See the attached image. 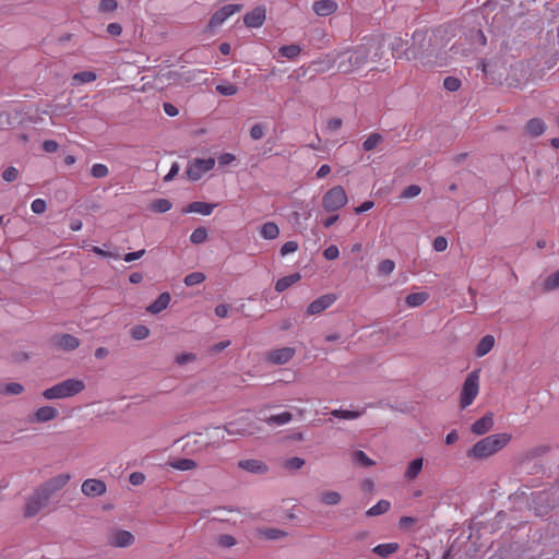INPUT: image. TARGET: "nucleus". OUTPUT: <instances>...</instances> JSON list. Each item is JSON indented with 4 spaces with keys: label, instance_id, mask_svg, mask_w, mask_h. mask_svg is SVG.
<instances>
[{
    "label": "nucleus",
    "instance_id": "nucleus-1",
    "mask_svg": "<svg viewBox=\"0 0 559 559\" xmlns=\"http://www.w3.org/2000/svg\"><path fill=\"white\" fill-rule=\"evenodd\" d=\"M383 56V45L373 37H365L362 41L352 49L338 55L337 69L349 74L362 69L369 62H377Z\"/></svg>",
    "mask_w": 559,
    "mask_h": 559
},
{
    "label": "nucleus",
    "instance_id": "nucleus-2",
    "mask_svg": "<svg viewBox=\"0 0 559 559\" xmlns=\"http://www.w3.org/2000/svg\"><path fill=\"white\" fill-rule=\"evenodd\" d=\"M409 52L412 60L418 61L424 68L443 66V62L439 61L440 50L435 46L428 29H417L413 33Z\"/></svg>",
    "mask_w": 559,
    "mask_h": 559
},
{
    "label": "nucleus",
    "instance_id": "nucleus-3",
    "mask_svg": "<svg viewBox=\"0 0 559 559\" xmlns=\"http://www.w3.org/2000/svg\"><path fill=\"white\" fill-rule=\"evenodd\" d=\"M511 438V435L507 432L485 437L468 450L467 456L476 460L487 459L504 448Z\"/></svg>",
    "mask_w": 559,
    "mask_h": 559
},
{
    "label": "nucleus",
    "instance_id": "nucleus-4",
    "mask_svg": "<svg viewBox=\"0 0 559 559\" xmlns=\"http://www.w3.org/2000/svg\"><path fill=\"white\" fill-rule=\"evenodd\" d=\"M85 389V383L80 379H67L43 391L45 400H62L80 394Z\"/></svg>",
    "mask_w": 559,
    "mask_h": 559
},
{
    "label": "nucleus",
    "instance_id": "nucleus-5",
    "mask_svg": "<svg viewBox=\"0 0 559 559\" xmlns=\"http://www.w3.org/2000/svg\"><path fill=\"white\" fill-rule=\"evenodd\" d=\"M479 391V371L474 370L466 377L461 391V407L466 408L476 399Z\"/></svg>",
    "mask_w": 559,
    "mask_h": 559
},
{
    "label": "nucleus",
    "instance_id": "nucleus-6",
    "mask_svg": "<svg viewBox=\"0 0 559 559\" xmlns=\"http://www.w3.org/2000/svg\"><path fill=\"white\" fill-rule=\"evenodd\" d=\"M225 431L230 436H252L260 431L257 423L249 417H240L224 426Z\"/></svg>",
    "mask_w": 559,
    "mask_h": 559
},
{
    "label": "nucleus",
    "instance_id": "nucleus-7",
    "mask_svg": "<svg viewBox=\"0 0 559 559\" xmlns=\"http://www.w3.org/2000/svg\"><path fill=\"white\" fill-rule=\"evenodd\" d=\"M347 194L342 186H334L322 198V206L326 212H335L347 203Z\"/></svg>",
    "mask_w": 559,
    "mask_h": 559
},
{
    "label": "nucleus",
    "instance_id": "nucleus-8",
    "mask_svg": "<svg viewBox=\"0 0 559 559\" xmlns=\"http://www.w3.org/2000/svg\"><path fill=\"white\" fill-rule=\"evenodd\" d=\"M50 498L40 489H36L27 499L24 515L26 518L35 516L49 502Z\"/></svg>",
    "mask_w": 559,
    "mask_h": 559
},
{
    "label": "nucleus",
    "instance_id": "nucleus-9",
    "mask_svg": "<svg viewBox=\"0 0 559 559\" xmlns=\"http://www.w3.org/2000/svg\"><path fill=\"white\" fill-rule=\"evenodd\" d=\"M215 160L213 158H195L188 164L186 174L191 181L199 180L203 174L214 167Z\"/></svg>",
    "mask_w": 559,
    "mask_h": 559
},
{
    "label": "nucleus",
    "instance_id": "nucleus-10",
    "mask_svg": "<svg viewBox=\"0 0 559 559\" xmlns=\"http://www.w3.org/2000/svg\"><path fill=\"white\" fill-rule=\"evenodd\" d=\"M135 542L134 535L126 530L114 528L108 534V545L117 548H127Z\"/></svg>",
    "mask_w": 559,
    "mask_h": 559
},
{
    "label": "nucleus",
    "instance_id": "nucleus-11",
    "mask_svg": "<svg viewBox=\"0 0 559 559\" xmlns=\"http://www.w3.org/2000/svg\"><path fill=\"white\" fill-rule=\"evenodd\" d=\"M242 9L241 4H226L217 10L210 20V27L215 28L221 26L229 16L233 14L240 12Z\"/></svg>",
    "mask_w": 559,
    "mask_h": 559
},
{
    "label": "nucleus",
    "instance_id": "nucleus-12",
    "mask_svg": "<svg viewBox=\"0 0 559 559\" xmlns=\"http://www.w3.org/2000/svg\"><path fill=\"white\" fill-rule=\"evenodd\" d=\"M296 354V349L294 347H281L269 350L266 353V360L273 365H284L288 362Z\"/></svg>",
    "mask_w": 559,
    "mask_h": 559
},
{
    "label": "nucleus",
    "instance_id": "nucleus-13",
    "mask_svg": "<svg viewBox=\"0 0 559 559\" xmlns=\"http://www.w3.org/2000/svg\"><path fill=\"white\" fill-rule=\"evenodd\" d=\"M70 480L69 474H60L57 475L50 479H48L44 485H41L39 488L49 497L51 498L57 491L62 489L68 481Z\"/></svg>",
    "mask_w": 559,
    "mask_h": 559
},
{
    "label": "nucleus",
    "instance_id": "nucleus-14",
    "mask_svg": "<svg viewBox=\"0 0 559 559\" xmlns=\"http://www.w3.org/2000/svg\"><path fill=\"white\" fill-rule=\"evenodd\" d=\"M51 342L53 346L66 352H72L81 344L80 340L71 334L55 335Z\"/></svg>",
    "mask_w": 559,
    "mask_h": 559
},
{
    "label": "nucleus",
    "instance_id": "nucleus-15",
    "mask_svg": "<svg viewBox=\"0 0 559 559\" xmlns=\"http://www.w3.org/2000/svg\"><path fill=\"white\" fill-rule=\"evenodd\" d=\"M335 300L336 296L334 294L322 295L308 306L307 313L311 316L319 314L331 307Z\"/></svg>",
    "mask_w": 559,
    "mask_h": 559
},
{
    "label": "nucleus",
    "instance_id": "nucleus-16",
    "mask_svg": "<svg viewBox=\"0 0 559 559\" xmlns=\"http://www.w3.org/2000/svg\"><path fill=\"white\" fill-rule=\"evenodd\" d=\"M219 428H215V435L209 436L207 439L203 438L202 433H197L194 439V444L199 445L200 450H207L209 448L218 449L222 445V440L224 436L218 433Z\"/></svg>",
    "mask_w": 559,
    "mask_h": 559
},
{
    "label": "nucleus",
    "instance_id": "nucleus-17",
    "mask_svg": "<svg viewBox=\"0 0 559 559\" xmlns=\"http://www.w3.org/2000/svg\"><path fill=\"white\" fill-rule=\"evenodd\" d=\"M81 490L87 497H99L106 492V484L100 479H86L83 481Z\"/></svg>",
    "mask_w": 559,
    "mask_h": 559
},
{
    "label": "nucleus",
    "instance_id": "nucleus-18",
    "mask_svg": "<svg viewBox=\"0 0 559 559\" xmlns=\"http://www.w3.org/2000/svg\"><path fill=\"white\" fill-rule=\"evenodd\" d=\"M266 17L264 7H257L243 16L246 26L257 28L263 25Z\"/></svg>",
    "mask_w": 559,
    "mask_h": 559
},
{
    "label": "nucleus",
    "instance_id": "nucleus-19",
    "mask_svg": "<svg viewBox=\"0 0 559 559\" xmlns=\"http://www.w3.org/2000/svg\"><path fill=\"white\" fill-rule=\"evenodd\" d=\"M59 416V412L53 406H41L31 417L33 423H47L56 419Z\"/></svg>",
    "mask_w": 559,
    "mask_h": 559
},
{
    "label": "nucleus",
    "instance_id": "nucleus-20",
    "mask_svg": "<svg viewBox=\"0 0 559 559\" xmlns=\"http://www.w3.org/2000/svg\"><path fill=\"white\" fill-rule=\"evenodd\" d=\"M238 467L251 474H265L269 471L265 463L254 459L239 461Z\"/></svg>",
    "mask_w": 559,
    "mask_h": 559
},
{
    "label": "nucleus",
    "instance_id": "nucleus-21",
    "mask_svg": "<svg viewBox=\"0 0 559 559\" xmlns=\"http://www.w3.org/2000/svg\"><path fill=\"white\" fill-rule=\"evenodd\" d=\"M493 426V415L486 413L472 425V432L478 436L487 433Z\"/></svg>",
    "mask_w": 559,
    "mask_h": 559
},
{
    "label": "nucleus",
    "instance_id": "nucleus-22",
    "mask_svg": "<svg viewBox=\"0 0 559 559\" xmlns=\"http://www.w3.org/2000/svg\"><path fill=\"white\" fill-rule=\"evenodd\" d=\"M338 5L334 0H319L312 5L314 13L319 16H329L336 12Z\"/></svg>",
    "mask_w": 559,
    "mask_h": 559
},
{
    "label": "nucleus",
    "instance_id": "nucleus-23",
    "mask_svg": "<svg viewBox=\"0 0 559 559\" xmlns=\"http://www.w3.org/2000/svg\"><path fill=\"white\" fill-rule=\"evenodd\" d=\"M392 56L395 59L412 60V53L409 52V47L406 48V41L400 37L394 38L391 43Z\"/></svg>",
    "mask_w": 559,
    "mask_h": 559
},
{
    "label": "nucleus",
    "instance_id": "nucleus-24",
    "mask_svg": "<svg viewBox=\"0 0 559 559\" xmlns=\"http://www.w3.org/2000/svg\"><path fill=\"white\" fill-rule=\"evenodd\" d=\"M170 302V294L169 293H162L157 299L152 302L147 308L146 311L153 314H157L165 310Z\"/></svg>",
    "mask_w": 559,
    "mask_h": 559
},
{
    "label": "nucleus",
    "instance_id": "nucleus-25",
    "mask_svg": "<svg viewBox=\"0 0 559 559\" xmlns=\"http://www.w3.org/2000/svg\"><path fill=\"white\" fill-rule=\"evenodd\" d=\"M216 205L213 203L202 202V201H195L188 205V207L185 210V212L188 213H198L204 216L211 215L214 207Z\"/></svg>",
    "mask_w": 559,
    "mask_h": 559
},
{
    "label": "nucleus",
    "instance_id": "nucleus-26",
    "mask_svg": "<svg viewBox=\"0 0 559 559\" xmlns=\"http://www.w3.org/2000/svg\"><path fill=\"white\" fill-rule=\"evenodd\" d=\"M424 460L421 457H417L412 460L407 468L405 471L404 477L406 480L411 481L418 477L420 472L423 471Z\"/></svg>",
    "mask_w": 559,
    "mask_h": 559
},
{
    "label": "nucleus",
    "instance_id": "nucleus-27",
    "mask_svg": "<svg viewBox=\"0 0 559 559\" xmlns=\"http://www.w3.org/2000/svg\"><path fill=\"white\" fill-rule=\"evenodd\" d=\"M526 132L531 136H540L546 130V123L540 118H532L525 126Z\"/></svg>",
    "mask_w": 559,
    "mask_h": 559
},
{
    "label": "nucleus",
    "instance_id": "nucleus-28",
    "mask_svg": "<svg viewBox=\"0 0 559 559\" xmlns=\"http://www.w3.org/2000/svg\"><path fill=\"white\" fill-rule=\"evenodd\" d=\"M301 278L299 273H293L287 276L281 277L275 283V290L277 293H283L288 289L292 285L297 283Z\"/></svg>",
    "mask_w": 559,
    "mask_h": 559
},
{
    "label": "nucleus",
    "instance_id": "nucleus-29",
    "mask_svg": "<svg viewBox=\"0 0 559 559\" xmlns=\"http://www.w3.org/2000/svg\"><path fill=\"white\" fill-rule=\"evenodd\" d=\"M495 345V337L492 335H485L477 344L475 354L477 357L487 355Z\"/></svg>",
    "mask_w": 559,
    "mask_h": 559
},
{
    "label": "nucleus",
    "instance_id": "nucleus-30",
    "mask_svg": "<svg viewBox=\"0 0 559 559\" xmlns=\"http://www.w3.org/2000/svg\"><path fill=\"white\" fill-rule=\"evenodd\" d=\"M400 546L397 543H384L373 547L372 551L382 558H388L392 554L399 550Z\"/></svg>",
    "mask_w": 559,
    "mask_h": 559
},
{
    "label": "nucleus",
    "instance_id": "nucleus-31",
    "mask_svg": "<svg viewBox=\"0 0 559 559\" xmlns=\"http://www.w3.org/2000/svg\"><path fill=\"white\" fill-rule=\"evenodd\" d=\"M260 235L263 239L273 240L280 235L278 226L273 222H266L261 226Z\"/></svg>",
    "mask_w": 559,
    "mask_h": 559
},
{
    "label": "nucleus",
    "instance_id": "nucleus-32",
    "mask_svg": "<svg viewBox=\"0 0 559 559\" xmlns=\"http://www.w3.org/2000/svg\"><path fill=\"white\" fill-rule=\"evenodd\" d=\"M24 392V386L19 382L0 384L1 395H20Z\"/></svg>",
    "mask_w": 559,
    "mask_h": 559
},
{
    "label": "nucleus",
    "instance_id": "nucleus-33",
    "mask_svg": "<svg viewBox=\"0 0 559 559\" xmlns=\"http://www.w3.org/2000/svg\"><path fill=\"white\" fill-rule=\"evenodd\" d=\"M427 293H412L405 298L408 307L415 308L421 306L428 299Z\"/></svg>",
    "mask_w": 559,
    "mask_h": 559
},
{
    "label": "nucleus",
    "instance_id": "nucleus-34",
    "mask_svg": "<svg viewBox=\"0 0 559 559\" xmlns=\"http://www.w3.org/2000/svg\"><path fill=\"white\" fill-rule=\"evenodd\" d=\"M293 418V415L289 412H283L277 415H272L269 418L265 419V423L267 425H276V426H283L288 424Z\"/></svg>",
    "mask_w": 559,
    "mask_h": 559
},
{
    "label": "nucleus",
    "instance_id": "nucleus-35",
    "mask_svg": "<svg viewBox=\"0 0 559 559\" xmlns=\"http://www.w3.org/2000/svg\"><path fill=\"white\" fill-rule=\"evenodd\" d=\"M169 465L177 471H190L198 466L197 462L191 459H177L171 461Z\"/></svg>",
    "mask_w": 559,
    "mask_h": 559
},
{
    "label": "nucleus",
    "instance_id": "nucleus-36",
    "mask_svg": "<svg viewBox=\"0 0 559 559\" xmlns=\"http://www.w3.org/2000/svg\"><path fill=\"white\" fill-rule=\"evenodd\" d=\"M342 496L337 491H323L320 495V501L325 506H336L341 502Z\"/></svg>",
    "mask_w": 559,
    "mask_h": 559
},
{
    "label": "nucleus",
    "instance_id": "nucleus-37",
    "mask_svg": "<svg viewBox=\"0 0 559 559\" xmlns=\"http://www.w3.org/2000/svg\"><path fill=\"white\" fill-rule=\"evenodd\" d=\"M391 503L388 500H380L374 506H372L368 511V516H377L381 515L390 510Z\"/></svg>",
    "mask_w": 559,
    "mask_h": 559
},
{
    "label": "nucleus",
    "instance_id": "nucleus-38",
    "mask_svg": "<svg viewBox=\"0 0 559 559\" xmlns=\"http://www.w3.org/2000/svg\"><path fill=\"white\" fill-rule=\"evenodd\" d=\"M301 51V48L298 45H286L282 46L278 49V52L282 57L287 59L296 58Z\"/></svg>",
    "mask_w": 559,
    "mask_h": 559
},
{
    "label": "nucleus",
    "instance_id": "nucleus-39",
    "mask_svg": "<svg viewBox=\"0 0 559 559\" xmlns=\"http://www.w3.org/2000/svg\"><path fill=\"white\" fill-rule=\"evenodd\" d=\"M173 207L171 202L168 199H157L152 202L151 210L156 213H166Z\"/></svg>",
    "mask_w": 559,
    "mask_h": 559
},
{
    "label": "nucleus",
    "instance_id": "nucleus-40",
    "mask_svg": "<svg viewBox=\"0 0 559 559\" xmlns=\"http://www.w3.org/2000/svg\"><path fill=\"white\" fill-rule=\"evenodd\" d=\"M331 415L335 418L353 420L360 417L361 413L357 411H344V409H333Z\"/></svg>",
    "mask_w": 559,
    "mask_h": 559
},
{
    "label": "nucleus",
    "instance_id": "nucleus-41",
    "mask_svg": "<svg viewBox=\"0 0 559 559\" xmlns=\"http://www.w3.org/2000/svg\"><path fill=\"white\" fill-rule=\"evenodd\" d=\"M205 278L206 277H205L204 273L192 272L185 277L183 283L186 286L191 287V286L199 285V284L203 283L205 281Z\"/></svg>",
    "mask_w": 559,
    "mask_h": 559
},
{
    "label": "nucleus",
    "instance_id": "nucleus-42",
    "mask_svg": "<svg viewBox=\"0 0 559 559\" xmlns=\"http://www.w3.org/2000/svg\"><path fill=\"white\" fill-rule=\"evenodd\" d=\"M260 535L270 540H276L287 535L285 531L280 528H264L260 531Z\"/></svg>",
    "mask_w": 559,
    "mask_h": 559
},
{
    "label": "nucleus",
    "instance_id": "nucleus-43",
    "mask_svg": "<svg viewBox=\"0 0 559 559\" xmlns=\"http://www.w3.org/2000/svg\"><path fill=\"white\" fill-rule=\"evenodd\" d=\"M207 238V230L205 227L195 228L190 235V241L194 245L204 242Z\"/></svg>",
    "mask_w": 559,
    "mask_h": 559
},
{
    "label": "nucleus",
    "instance_id": "nucleus-44",
    "mask_svg": "<svg viewBox=\"0 0 559 559\" xmlns=\"http://www.w3.org/2000/svg\"><path fill=\"white\" fill-rule=\"evenodd\" d=\"M132 338L136 341H142L148 337L150 335V329L145 325H135L130 331Z\"/></svg>",
    "mask_w": 559,
    "mask_h": 559
},
{
    "label": "nucleus",
    "instance_id": "nucleus-45",
    "mask_svg": "<svg viewBox=\"0 0 559 559\" xmlns=\"http://www.w3.org/2000/svg\"><path fill=\"white\" fill-rule=\"evenodd\" d=\"M96 78H97V75L93 71H82V72L75 73L72 79H73V81L84 84V83L94 82L96 80Z\"/></svg>",
    "mask_w": 559,
    "mask_h": 559
},
{
    "label": "nucleus",
    "instance_id": "nucleus-46",
    "mask_svg": "<svg viewBox=\"0 0 559 559\" xmlns=\"http://www.w3.org/2000/svg\"><path fill=\"white\" fill-rule=\"evenodd\" d=\"M354 460L364 467H370L374 465V461H372L364 451L356 450L353 454Z\"/></svg>",
    "mask_w": 559,
    "mask_h": 559
},
{
    "label": "nucleus",
    "instance_id": "nucleus-47",
    "mask_svg": "<svg viewBox=\"0 0 559 559\" xmlns=\"http://www.w3.org/2000/svg\"><path fill=\"white\" fill-rule=\"evenodd\" d=\"M215 90L223 96H234L238 93V87L231 83L217 84Z\"/></svg>",
    "mask_w": 559,
    "mask_h": 559
},
{
    "label": "nucleus",
    "instance_id": "nucleus-48",
    "mask_svg": "<svg viewBox=\"0 0 559 559\" xmlns=\"http://www.w3.org/2000/svg\"><path fill=\"white\" fill-rule=\"evenodd\" d=\"M395 269V262L391 259L381 261L378 265V273L380 275H390Z\"/></svg>",
    "mask_w": 559,
    "mask_h": 559
},
{
    "label": "nucleus",
    "instance_id": "nucleus-49",
    "mask_svg": "<svg viewBox=\"0 0 559 559\" xmlns=\"http://www.w3.org/2000/svg\"><path fill=\"white\" fill-rule=\"evenodd\" d=\"M462 82L455 76H447L443 80V87L449 92H456L461 88Z\"/></svg>",
    "mask_w": 559,
    "mask_h": 559
},
{
    "label": "nucleus",
    "instance_id": "nucleus-50",
    "mask_svg": "<svg viewBox=\"0 0 559 559\" xmlns=\"http://www.w3.org/2000/svg\"><path fill=\"white\" fill-rule=\"evenodd\" d=\"M305 465V460L298 456L290 457L285 461L284 467L290 471L300 469Z\"/></svg>",
    "mask_w": 559,
    "mask_h": 559
},
{
    "label": "nucleus",
    "instance_id": "nucleus-51",
    "mask_svg": "<svg viewBox=\"0 0 559 559\" xmlns=\"http://www.w3.org/2000/svg\"><path fill=\"white\" fill-rule=\"evenodd\" d=\"M544 287L546 290H554L559 287V270L554 274L549 275L545 282Z\"/></svg>",
    "mask_w": 559,
    "mask_h": 559
},
{
    "label": "nucleus",
    "instance_id": "nucleus-52",
    "mask_svg": "<svg viewBox=\"0 0 559 559\" xmlns=\"http://www.w3.org/2000/svg\"><path fill=\"white\" fill-rule=\"evenodd\" d=\"M108 167L104 164H94L91 168V175L94 178H104L108 175Z\"/></svg>",
    "mask_w": 559,
    "mask_h": 559
},
{
    "label": "nucleus",
    "instance_id": "nucleus-53",
    "mask_svg": "<svg viewBox=\"0 0 559 559\" xmlns=\"http://www.w3.org/2000/svg\"><path fill=\"white\" fill-rule=\"evenodd\" d=\"M217 544L223 548H230L237 544V540L229 534H223L218 536Z\"/></svg>",
    "mask_w": 559,
    "mask_h": 559
},
{
    "label": "nucleus",
    "instance_id": "nucleus-54",
    "mask_svg": "<svg viewBox=\"0 0 559 559\" xmlns=\"http://www.w3.org/2000/svg\"><path fill=\"white\" fill-rule=\"evenodd\" d=\"M420 192L421 188L418 185H409L403 190L401 197L404 199H412L419 195Z\"/></svg>",
    "mask_w": 559,
    "mask_h": 559
},
{
    "label": "nucleus",
    "instance_id": "nucleus-55",
    "mask_svg": "<svg viewBox=\"0 0 559 559\" xmlns=\"http://www.w3.org/2000/svg\"><path fill=\"white\" fill-rule=\"evenodd\" d=\"M17 177H19V170L13 166L5 168L2 173V178L7 182H12V181L16 180Z\"/></svg>",
    "mask_w": 559,
    "mask_h": 559
},
{
    "label": "nucleus",
    "instance_id": "nucleus-56",
    "mask_svg": "<svg viewBox=\"0 0 559 559\" xmlns=\"http://www.w3.org/2000/svg\"><path fill=\"white\" fill-rule=\"evenodd\" d=\"M418 520L413 516H401L399 520V527L401 530L407 531L409 530L414 524H416Z\"/></svg>",
    "mask_w": 559,
    "mask_h": 559
},
{
    "label": "nucleus",
    "instance_id": "nucleus-57",
    "mask_svg": "<svg viewBox=\"0 0 559 559\" xmlns=\"http://www.w3.org/2000/svg\"><path fill=\"white\" fill-rule=\"evenodd\" d=\"M47 209L46 201L43 199H35L31 204V210L35 214H43Z\"/></svg>",
    "mask_w": 559,
    "mask_h": 559
},
{
    "label": "nucleus",
    "instance_id": "nucleus-58",
    "mask_svg": "<svg viewBox=\"0 0 559 559\" xmlns=\"http://www.w3.org/2000/svg\"><path fill=\"white\" fill-rule=\"evenodd\" d=\"M340 255V250L337 248V246L335 245H331L329 246L324 251H323V257L329 260V261H332V260H335L337 259Z\"/></svg>",
    "mask_w": 559,
    "mask_h": 559
},
{
    "label": "nucleus",
    "instance_id": "nucleus-59",
    "mask_svg": "<svg viewBox=\"0 0 559 559\" xmlns=\"http://www.w3.org/2000/svg\"><path fill=\"white\" fill-rule=\"evenodd\" d=\"M117 7L118 3L116 0H102L99 3V10L105 13L115 11Z\"/></svg>",
    "mask_w": 559,
    "mask_h": 559
},
{
    "label": "nucleus",
    "instance_id": "nucleus-60",
    "mask_svg": "<svg viewBox=\"0 0 559 559\" xmlns=\"http://www.w3.org/2000/svg\"><path fill=\"white\" fill-rule=\"evenodd\" d=\"M432 247H433L435 251L443 252L448 248V240L442 236H438L435 238Z\"/></svg>",
    "mask_w": 559,
    "mask_h": 559
},
{
    "label": "nucleus",
    "instance_id": "nucleus-61",
    "mask_svg": "<svg viewBox=\"0 0 559 559\" xmlns=\"http://www.w3.org/2000/svg\"><path fill=\"white\" fill-rule=\"evenodd\" d=\"M197 359V356L192 353H183V354H179L176 356V359L175 361L182 366V365H186L188 362H191V361H194Z\"/></svg>",
    "mask_w": 559,
    "mask_h": 559
},
{
    "label": "nucleus",
    "instance_id": "nucleus-62",
    "mask_svg": "<svg viewBox=\"0 0 559 559\" xmlns=\"http://www.w3.org/2000/svg\"><path fill=\"white\" fill-rule=\"evenodd\" d=\"M298 250V243L296 241H286L281 248V255H286Z\"/></svg>",
    "mask_w": 559,
    "mask_h": 559
},
{
    "label": "nucleus",
    "instance_id": "nucleus-63",
    "mask_svg": "<svg viewBox=\"0 0 559 559\" xmlns=\"http://www.w3.org/2000/svg\"><path fill=\"white\" fill-rule=\"evenodd\" d=\"M264 135V126L262 123H255L250 129V136L252 140H260Z\"/></svg>",
    "mask_w": 559,
    "mask_h": 559
},
{
    "label": "nucleus",
    "instance_id": "nucleus-64",
    "mask_svg": "<svg viewBox=\"0 0 559 559\" xmlns=\"http://www.w3.org/2000/svg\"><path fill=\"white\" fill-rule=\"evenodd\" d=\"M144 480H145V476H144V474H142L140 472H133L129 476V481L133 486L142 485L144 483Z\"/></svg>",
    "mask_w": 559,
    "mask_h": 559
}]
</instances>
